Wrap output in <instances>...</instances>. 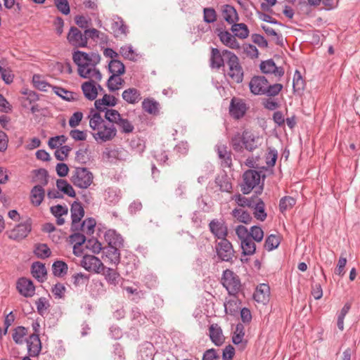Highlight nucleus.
<instances>
[{"instance_id":"f257e3e1","label":"nucleus","mask_w":360,"mask_h":360,"mask_svg":"<svg viewBox=\"0 0 360 360\" xmlns=\"http://www.w3.org/2000/svg\"><path fill=\"white\" fill-rule=\"evenodd\" d=\"M72 59L78 66V73L83 78H92L101 80L102 75L96 68V64L100 61V56L95 53L88 54L85 52L77 51L73 53Z\"/></svg>"},{"instance_id":"f03ea898","label":"nucleus","mask_w":360,"mask_h":360,"mask_svg":"<svg viewBox=\"0 0 360 360\" xmlns=\"http://www.w3.org/2000/svg\"><path fill=\"white\" fill-rule=\"evenodd\" d=\"M89 117L92 136L98 143L111 141L116 136L117 129L114 124L104 120L99 112H91Z\"/></svg>"},{"instance_id":"7ed1b4c3","label":"nucleus","mask_w":360,"mask_h":360,"mask_svg":"<svg viewBox=\"0 0 360 360\" xmlns=\"http://www.w3.org/2000/svg\"><path fill=\"white\" fill-rule=\"evenodd\" d=\"M223 55L227 59L226 63L229 66L228 76L233 82L238 84L242 82L243 79V70L237 56L228 50H224Z\"/></svg>"},{"instance_id":"20e7f679","label":"nucleus","mask_w":360,"mask_h":360,"mask_svg":"<svg viewBox=\"0 0 360 360\" xmlns=\"http://www.w3.org/2000/svg\"><path fill=\"white\" fill-rule=\"evenodd\" d=\"M94 174L86 167H75L71 172L70 181L79 188H88L94 182Z\"/></svg>"},{"instance_id":"39448f33","label":"nucleus","mask_w":360,"mask_h":360,"mask_svg":"<svg viewBox=\"0 0 360 360\" xmlns=\"http://www.w3.org/2000/svg\"><path fill=\"white\" fill-rule=\"evenodd\" d=\"M261 175L260 173L255 170H248L243 174V184L241 191L243 194H248L251 191L256 188L255 193L260 194L263 190V186H259Z\"/></svg>"},{"instance_id":"423d86ee","label":"nucleus","mask_w":360,"mask_h":360,"mask_svg":"<svg viewBox=\"0 0 360 360\" xmlns=\"http://www.w3.org/2000/svg\"><path fill=\"white\" fill-rule=\"evenodd\" d=\"M221 283L229 293L233 295L237 294L241 287L238 276L228 269L224 271Z\"/></svg>"},{"instance_id":"0eeeda50","label":"nucleus","mask_w":360,"mask_h":360,"mask_svg":"<svg viewBox=\"0 0 360 360\" xmlns=\"http://www.w3.org/2000/svg\"><path fill=\"white\" fill-rule=\"evenodd\" d=\"M216 250L218 257L224 262H230L234 257L232 244L226 238L221 240L217 245Z\"/></svg>"},{"instance_id":"6e6552de","label":"nucleus","mask_w":360,"mask_h":360,"mask_svg":"<svg viewBox=\"0 0 360 360\" xmlns=\"http://www.w3.org/2000/svg\"><path fill=\"white\" fill-rule=\"evenodd\" d=\"M81 266L86 271L100 274L104 268L102 262L94 255H86L81 261Z\"/></svg>"},{"instance_id":"1a4fd4ad","label":"nucleus","mask_w":360,"mask_h":360,"mask_svg":"<svg viewBox=\"0 0 360 360\" xmlns=\"http://www.w3.org/2000/svg\"><path fill=\"white\" fill-rule=\"evenodd\" d=\"M68 42L75 47H86L87 45V37L76 27H71L68 34Z\"/></svg>"},{"instance_id":"9d476101","label":"nucleus","mask_w":360,"mask_h":360,"mask_svg":"<svg viewBox=\"0 0 360 360\" xmlns=\"http://www.w3.org/2000/svg\"><path fill=\"white\" fill-rule=\"evenodd\" d=\"M72 225L71 230L76 231L79 230V224L84 215V210L81 203L75 201L70 208Z\"/></svg>"},{"instance_id":"9b49d317","label":"nucleus","mask_w":360,"mask_h":360,"mask_svg":"<svg viewBox=\"0 0 360 360\" xmlns=\"http://www.w3.org/2000/svg\"><path fill=\"white\" fill-rule=\"evenodd\" d=\"M247 110L245 103L240 98H233L229 106V113L235 119H240L244 116Z\"/></svg>"},{"instance_id":"f8f14e48","label":"nucleus","mask_w":360,"mask_h":360,"mask_svg":"<svg viewBox=\"0 0 360 360\" xmlns=\"http://www.w3.org/2000/svg\"><path fill=\"white\" fill-rule=\"evenodd\" d=\"M268 82L264 76L253 77L249 83L250 91L255 95H264Z\"/></svg>"},{"instance_id":"ddd939ff","label":"nucleus","mask_w":360,"mask_h":360,"mask_svg":"<svg viewBox=\"0 0 360 360\" xmlns=\"http://www.w3.org/2000/svg\"><path fill=\"white\" fill-rule=\"evenodd\" d=\"M31 224L28 221L17 225L8 233V238L14 240H21L31 231Z\"/></svg>"},{"instance_id":"4468645a","label":"nucleus","mask_w":360,"mask_h":360,"mask_svg":"<svg viewBox=\"0 0 360 360\" xmlns=\"http://www.w3.org/2000/svg\"><path fill=\"white\" fill-rule=\"evenodd\" d=\"M260 140L261 138L259 136L250 131L245 130L243 132V143L245 148L248 151H253L261 145Z\"/></svg>"},{"instance_id":"2eb2a0df","label":"nucleus","mask_w":360,"mask_h":360,"mask_svg":"<svg viewBox=\"0 0 360 360\" xmlns=\"http://www.w3.org/2000/svg\"><path fill=\"white\" fill-rule=\"evenodd\" d=\"M259 68L261 71L266 75L273 74L278 78L284 75V69L282 67H277L272 59L262 61Z\"/></svg>"},{"instance_id":"dca6fc26","label":"nucleus","mask_w":360,"mask_h":360,"mask_svg":"<svg viewBox=\"0 0 360 360\" xmlns=\"http://www.w3.org/2000/svg\"><path fill=\"white\" fill-rule=\"evenodd\" d=\"M17 289L22 295L26 297L33 296L35 292V287L32 281L24 277L18 280Z\"/></svg>"},{"instance_id":"f3484780","label":"nucleus","mask_w":360,"mask_h":360,"mask_svg":"<svg viewBox=\"0 0 360 360\" xmlns=\"http://www.w3.org/2000/svg\"><path fill=\"white\" fill-rule=\"evenodd\" d=\"M210 231L219 239H226L228 234L227 226L225 223L219 219H214L209 224Z\"/></svg>"},{"instance_id":"a211bd4d","label":"nucleus","mask_w":360,"mask_h":360,"mask_svg":"<svg viewBox=\"0 0 360 360\" xmlns=\"http://www.w3.org/2000/svg\"><path fill=\"white\" fill-rule=\"evenodd\" d=\"M89 81L85 82L82 84V90L84 96L89 101H94L98 96V89L96 83L101 80L89 78Z\"/></svg>"},{"instance_id":"6ab92c4d","label":"nucleus","mask_w":360,"mask_h":360,"mask_svg":"<svg viewBox=\"0 0 360 360\" xmlns=\"http://www.w3.org/2000/svg\"><path fill=\"white\" fill-rule=\"evenodd\" d=\"M103 259L105 262L117 265L120 262V248L117 247L107 246L103 249Z\"/></svg>"},{"instance_id":"aec40b11","label":"nucleus","mask_w":360,"mask_h":360,"mask_svg":"<svg viewBox=\"0 0 360 360\" xmlns=\"http://www.w3.org/2000/svg\"><path fill=\"white\" fill-rule=\"evenodd\" d=\"M28 354L30 356H37L41 350V342L39 334H32L26 340Z\"/></svg>"},{"instance_id":"412c9836","label":"nucleus","mask_w":360,"mask_h":360,"mask_svg":"<svg viewBox=\"0 0 360 360\" xmlns=\"http://www.w3.org/2000/svg\"><path fill=\"white\" fill-rule=\"evenodd\" d=\"M217 32L220 41L224 45L232 49H240V44L235 36L232 35L229 32L224 31L221 29H217Z\"/></svg>"},{"instance_id":"4be33fe9","label":"nucleus","mask_w":360,"mask_h":360,"mask_svg":"<svg viewBox=\"0 0 360 360\" xmlns=\"http://www.w3.org/2000/svg\"><path fill=\"white\" fill-rule=\"evenodd\" d=\"M216 150L221 165L224 167H230L232 165L231 153L227 150V146L219 143L216 146Z\"/></svg>"},{"instance_id":"5701e85b","label":"nucleus","mask_w":360,"mask_h":360,"mask_svg":"<svg viewBox=\"0 0 360 360\" xmlns=\"http://www.w3.org/2000/svg\"><path fill=\"white\" fill-rule=\"evenodd\" d=\"M269 286L267 284L261 283L257 287L253 294V298L259 303L265 304L269 300Z\"/></svg>"},{"instance_id":"b1692460","label":"nucleus","mask_w":360,"mask_h":360,"mask_svg":"<svg viewBox=\"0 0 360 360\" xmlns=\"http://www.w3.org/2000/svg\"><path fill=\"white\" fill-rule=\"evenodd\" d=\"M104 238L108 245L110 247L122 248L123 246V238L120 234L117 233L115 230H108Z\"/></svg>"},{"instance_id":"393cba45","label":"nucleus","mask_w":360,"mask_h":360,"mask_svg":"<svg viewBox=\"0 0 360 360\" xmlns=\"http://www.w3.org/2000/svg\"><path fill=\"white\" fill-rule=\"evenodd\" d=\"M210 338L217 346H221L224 342V336L221 327L217 323L212 324L209 328Z\"/></svg>"},{"instance_id":"a878e982","label":"nucleus","mask_w":360,"mask_h":360,"mask_svg":"<svg viewBox=\"0 0 360 360\" xmlns=\"http://www.w3.org/2000/svg\"><path fill=\"white\" fill-rule=\"evenodd\" d=\"M253 205L250 208L253 209L255 217L262 221H264L266 218V213L265 212V204L260 198H255Z\"/></svg>"},{"instance_id":"bb28decb","label":"nucleus","mask_w":360,"mask_h":360,"mask_svg":"<svg viewBox=\"0 0 360 360\" xmlns=\"http://www.w3.org/2000/svg\"><path fill=\"white\" fill-rule=\"evenodd\" d=\"M117 104V99L114 96L105 94L101 99L95 101L94 105L98 111H104L107 107H113Z\"/></svg>"},{"instance_id":"cd10ccee","label":"nucleus","mask_w":360,"mask_h":360,"mask_svg":"<svg viewBox=\"0 0 360 360\" xmlns=\"http://www.w3.org/2000/svg\"><path fill=\"white\" fill-rule=\"evenodd\" d=\"M31 273L39 282L42 283L46 279V269L45 265L39 262H34L32 264Z\"/></svg>"},{"instance_id":"c85d7f7f","label":"nucleus","mask_w":360,"mask_h":360,"mask_svg":"<svg viewBox=\"0 0 360 360\" xmlns=\"http://www.w3.org/2000/svg\"><path fill=\"white\" fill-rule=\"evenodd\" d=\"M101 273L105 277V279L108 283V284L112 285H117L120 281L121 280V277L120 274L114 269L105 267L102 269Z\"/></svg>"},{"instance_id":"c756f323","label":"nucleus","mask_w":360,"mask_h":360,"mask_svg":"<svg viewBox=\"0 0 360 360\" xmlns=\"http://www.w3.org/2000/svg\"><path fill=\"white\" fill-rule=\"evenodd\" d=\"M225 56L223 55V51L221 53L217 48H212L210 65L212 68L219 69L224 65Z\"/></svg>"},{"instance_id":"7c9ffc66","label":"nucleus","mask_w":360,"mask_h":360,"mask_svg":"<svg viewBox=\"0 0 360 360\" xmlns=\"http://www.w3.org/2000/svg\"><path fill=\"white\" fill-rule=\"evenodd\" d=\"M122 98L130 104H136L141 99L140 91L135 88H129L122 93Z\"/></svg>"},{"instance_id":"2f4dec72","label":"nucleus","mask_w":360,"mask_h":360,"mask_svg":"<svg viewBox=\"0 0 360 360\" xmlns=\"http://www.w3.org/2000/svg\"><path fill=\"white\" fill-rule=\"evenodd\" d=\"M222 15L224 19L229 24H234L238 20V15L235 8L231 5H225L222 10Z\"/></svg>"},{"instance_id":"473e14b6","label":"nucleus","mask_w":360,"mask_h":360,"mask_svg":"<svg viewBox=\"0 0 360 360\" xmlns=\"http://www.w3.org/2000/svg\"><path fill=\"white\" fill-rule=\"evenodd\" d=\"M45 191L41 186H35L32 188L30 194L32 203L39 206L44 198Z\"/></svg>"},{"instance_id":"72a5a7b5","label":"nucleus","mask_w":360,"mask_h":360,"mask_svg":"<svg viewBox=\"0 0 360 360\" xmlns=\"http://www.w3.org/2000/svg\"><path fill=\"white\" fill-rule=\"evenodd\" d=\"M53 91L56 95L67 101H77L79 98V95L78 94L68 91L62 87L54 86Z\"/></svg>"},{"instance_id":"f704fd0d","label":"nucleus","mask_w":360,"mask_h":360,"mask_svg":"<svg viewBox=\"0 0 360 360\" xmlns=\"http://www.w3.org/2000/svg\"><path fill=\"white\" fill-rule=\"evenodd\" d=\"M231 214L239 222L249 224L252 221L250 213L242 208H235L232 210Z\"/></svg>"},{"instance_id":"c9c22d12","label":"nucleus","mask_w":360,"mask_h":360,"mask_svg":"<svg viewBox=\"0 0 360 360\" xmlns=\"http://www.w3.org/2000/svg\"><path fill=\"white\" fill-rule=\"evenodd\" d=\"M56 186L59 191L70 197H75L76 193L73 187L65 179H58L56 181Z\"/></svg>"},{"instance_id":"e433bc0d","label":"nucleus","mask_w":360,"mask_h":360,"mask_svg":"<svg viewBox=\"0 0 360 360\" xmlns=\"http://www.w3.org/2000/svg\"><path fill=\"white\" fill-rule=\"evenodd\" d=\"M111 28L113 30L115 37H119L121 35H127V27L124 24L122 19L120 18H117V20L114 21V22L112 24Z\"/></svg>"},{"instance_id":"4c0bfd02","label":"nucleus","mask_w":360,"mask_h":360,"mask_svg":"<svg viewBox=\"0 0 360 360\" xmlns=\"http://www.w3.org/2000/svg\"><path fill=\"white\" fill-rule=\"evenodd\" d=\"M242 252L244 255H252L256 250V245L251 237L240 241Z\"/></svg>"},{"instance_id":"58836bf2","label":"nucleus","mask_w":360,"mask_h":360,"mask_svg":"<svg viewBox=\"0 0 360 360\" xmlns=\"http://www.w3.org/2000/svg\"><path fill=\"white\" fill-rule=\"evenodd\" d=\"M231 31L236 37L240 39H245L249 35L248 26L244 23H234L231 27Z\"/></svg>"},{"instance_id":"ea45409f","label":"nucleus","mask_w":360,"mask_h":360,"mask_svg":"<svg viewBox=\"0 0 360 360\" xmlns=\"http://www.w3.org/2000/svg\"><path fill=\"white\" fill-rule=\"evenodd\" d=\"M159 103L153 98H145L142 102V108L146 112L155 115L158 112Z\"/></svg>"},{"instance_id":"a19ab883","label":"nucleus","mask_w":360,"mask_h":360,"mask_svg":"<svg viewBox=\"0 0 360 360\" xmlns=\"http://www.w3.org/2000/svg\"><path fill=\"white\" fill-rule=\"evenodd\" d=\"M108 70L112 75H123L125 72V66L120 60L112 59L108 64Z\"/></svg>"},{"instance_id":"79ce46f5","label":"nucleus","mask_w":360,"mask_h":360,"mask_svg":"<svg viewBox=\"0 0 360 360\" xmlns=\"http://www.w3.org/2000/svg\"><path fill=\"white\" fill-rule=\"evenodd\" d=\"M121 75H112L108 82L107 86L110 91H115L120 89V86L124 82V80L120 77Z\"/></svg>"},{"instance_id":"37998d69","label":"nucleus","mask_w":360,"mask_h":360,"mask_svg":"<svg viewBox=\"0 0 360 360\" xmlns=\"http://www.w3.org/2000/svg\"><path fill=\"white\" fill-rule=\"evenodd\" d=\"M68 265L63 261H56L52 265L53 274L56 276L61 277L68 272Z\"/></svg>"},{"instance_id":"c03bdc74","label":"nucleus","mask_w":360,"mask_h":360,"mask_svg":"<svg viewBox=\"0 0 360 360\" xmlns=\"http://www.w3.org/2000/svg\"><path fill=\"white\" fill-rule=\"evenodd\" d=\"M120 53L123 56L125 59L135 61L137 58V54L133 49V47L130 44H127L123 46L120 49Z\"/></svg>"},{"instance_id":"a18cd8bd","label":"nucleus","mask_w":360,"mask_h":360,"mask_svg":"<svg viewBox=\"0 0 360 360\" xmlns=\"http://www.w3.org/2000/svg\"><path fill=\"white\" fill-rule=\"evenodd\" d=\"M33 181L39 183L42 187L48 184V172L45 169L34 170Z\"/></svg>"},{"instance_id":"49530a36","label":"nucleus","mask_w":360,"mask_h":360,"mask_svg":"<svg viewBox=\"0 0 360 360\" xmlns=\"http://www.w3.org/2000/svg\"><path fill=\"white\" fill-rule=\"evenodd\" d=\"M96 220L93 218L85 219L81 224H79V230L80 229L86 234H91L94 231Z\"/></svg>"},{"instance_id":"de8ad7c7","label":"nucleus","mask_w":360,"mask_h":360,"mask_svg":"<svg viewBox=\"0 0 360 360\" xmlns=\"http://www.w3.org/2000/svg\"><path fill=\"white\" fill-rule=\"evenodd\" d=\"M70 240L72 243H74L73 252L77 255L76 250L78 247L86 243V237L84 234L80 233H75L70 236Z\"/></svg>"},{"instance_id":"09e8293b","label":"nucleus","mask_w":360,"mask_h":360,"mask_svg":"<svg viewBox=\"0 0 360 360\" xmlns=\"http://www.w3.org/2000/svg\"><path fill=\"white\" fill-rule=\"evenodd\" d=\"M116 124L120 128L122 133L129 134L133 131L134 125L127 119L121 117L117 122Z\"/></svg>"},{"instance_id":"8fccbe9b","label":"nucleus","mask_w":360,"mask_h":360,"mask_svg":"<svg viewBox=\"0 0 360 360\" xmlns=\"http://www.w3.org/2000/svg\"><path fill=\"white\" fill-rule=\"evenodd\" d=\"M296 203L294 198L290 196H285L280 200L279 209L283 213L286 210L291 209Z\"/></svg>"},{"instance_id":"3c124183","label":"nucleus","mask_w":360,"mask_h":360,"mask_svg":"<svg viewBox=\"0 0 360 360\" xmlns=\"http://www.w3.org/2000/svg\"><path fill=\"white\" fill-rule=\"evenodd\" d=\"M279 244V236L274 234H271L266 238L265 240L264 247L268 251H271L277 248Z\"/></svg>"},{"instance_id":"603ef678","label":"nucleus","mask_w":360,"mask_h":360,"mask_svg":"<svg viewBox=\"0 0 360 360\" xmlns=\"http://www.w3.org/2000/svg\"><path fill=\"white\" fill-rule=\"evenodd\" d=\"M283 88V86L281 84L276 83L274 84H269V83L268 82L264 95L268 97H274L278 95V94L282 91Z\"/></svg>"},{"instance_id":"864d4df0","label":"nucleus","mask_w":360,"mask_h":360,"mask_svg":"<svg viewBox=\"0 0 360 360\" xmlns=\"http://www.w3.org/2000/svg\"><path fill=\"white\" fill-rule=\"evenodd\" d=\"M292 88L295 92H300L304 89V81L298 70H296L294 75Z\"/></svg>"},{"instance_id":"5fc2aeb1","label":"nucleus","mask_w":360,"mask_h":360,"mask_svg":"<svg viewBox=\"0 0 360 360\" xmlns=\"http://www.w3.org/2000/svg\"><path fill=\"white\" fill-rule=\"evenodd\" d=\"M27 334V329L23 326L17 327L13 333V339L16 344H22L25 336Z\"/></svg>"},{"instance_id":"6e6d98bb","label":"nucleus","mask_w":360,"mask_h":360,"mask_svg":"<svg viewBox=\"0 0 360 360\" xmlns=\"http://www.w3.org/2000/svg\"><path fill=\"white\" fill-rule=\"evenodd\" d=\"M103 112H105V118L108 122V123L110 124H116L117 120L122 117L120 112L114 109H105Z\"/></svg>"},{"instance_id":"4d7b16f0","label":"nucleus","mask_w":360,"mask_h":360,"mask_svg":"<svg viewBox=\"0 0 360 360\" xmlns=\"http://www.w3.org/2000/svg\"><path fill=\"white\" fill-rule=\"evenodd\" d=\"M0 74L6 84H9L13 82L14 75L12 71L9 68H5L4 67V63L1 61L0 62Z\"/></svg>"},{"instance_id":"13d9d810","label":"nucleus","mask_w":360,"mask_h":360,"mask_svg":"<svg viewBox=\"0 0 360 360\" xmlns=\"http://www.w3.org/2000/svg\"><path fill=\"white\" fill-rule=\"evenodd\" d=\"M86 248L91 250L94 254H98L103 248L101 243L94 238L86 240Z\"/></svg>"},{"instance_id":"bf43d9fd","label":"nucleus","mask_w":360,"mask_h":360,"mask_svg":"<svg viewBox=\"0 0 360 360\" xmlns=\"http://www.w3.org/2000/svg\"><path fill=\"white\" fill-rule=\"evenodd\" d=\"M231 143L235 151L242 152L245 148L243 143V134L240 135L239 133L235 134L231 139Z\"/></svg>"},{"instance_id":"052dcab7","label":"nucleus","mask_w":360,"mask_h":360,"mask_svg":"<svg viewBox=\"0 0 360 360\" xmlns=\"http://www.w3.org/2000/svg\"><path fill=\"white\" fill-rule=\"evenodd\" d=\"M245 335L244 326L241 323L236 325V331L232 337V342L235 345H238L242 342L243 337Z\"/></svg>"},{"instance_id":"680f3d73","label":"nucleus","mask_w":360,"mask_h":360,"mask_svg":"<svg viewBox=\"0 0 360 360\" xmlns=\"http://www.w3.org/2000/svg\"><path fill=\"white\" fill-rule=\"evenodd\" d=\"M35 255L39 258L45 259L51 255V250L46 244H39L34 250Z\"/></svg>"},{"instance_id":"e2e57ef3","label":"nucleus","mask_w":360,"mask_h":360,"mask_svg":"<svg viewBox=\"0 0 360 360\" xmlns=\"http://www.w3.org/2000/svg\"><path fill=\"white\" fill-rule=\"evenodd\" d=\"M67 141V137L64 135L56 136L49 139L48 145L52 148H58L59 146H62Z\"/></svg>"},{"instance_id":"0e129e2a","label":"nucleus","mask_w":360,"mask_h":360,"mask_svg":"<svg viewBox=\"0 0 360 360\" xmlns=\"http://www.w3.org/2000/svg\"><path fill=\"white\" fill-rule=\"evenodd\" d=\"M32 82L34 87L43 91H46L47 87L50 86V85L45 80H44L41 78V77L39 75H33Z\"/></svg>"},{"instance_id":"69168bd1","label":"nucleus","mask_w":360,"mask_h":360,"mask_svg":"<svg viewBox=\"0 0 360 360\" xmlns=\"http://www.w3.org/2000/svg\"><path fill=\"white\" fill-rule=\"evenodd\" d=\"M250 237L256 242H261L264 238V232L260 226H253L250 231Z\"/></svg>"},{"instance_id":"338daca9","label":"nucleus","mask_w":360,"mask_h":360,"mask_svg":"<svg viewBox=\"0 0 360 360\" xmlns=\"http://www.w3.org/2000/svg\"><path fill=\"white\" fill-rule=\"evenodd\" d=\"M233 199L236 201V202L240 207H250L253 205L252 202L255 198H247L243 196L240 194L235 195Z\"/></svg>"},{"instance_id":"774afa93","label":"nucleus","mask_w":360,"mask_h":360,"mask_svg":"<svg viewBox=\"0 0 360 360\" xmlns=\"http://www.w3.org/2000/svg\"><path fill=\"white\" fill-rule=\"evenodd\" d=\"M204 21L207 23H212L217 20V13L214 8H205L203 10Z\"/></svg>"}]
</instances>
